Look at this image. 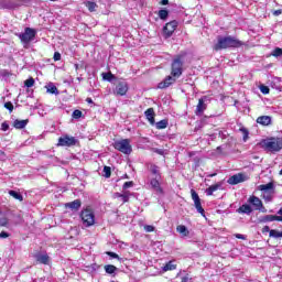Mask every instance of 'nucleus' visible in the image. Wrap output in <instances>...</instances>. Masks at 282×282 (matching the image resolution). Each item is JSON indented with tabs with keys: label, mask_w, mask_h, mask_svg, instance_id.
<instances>
[{
	"label": "nucleus",
	"mask_w": 282,
	"mask_h": 282,
	"mask_svg": "<svg viewBox=\"0 0 282 282\" xmlns=\"http://www.w3.org/2000/svg\"><path fill=\"white\" fill-rule=\"evenodd\" d=\"M241 46V41L236 37H220L218 43L214 45V50L219 52V50H226L227 47H239Z\"/></svg>",
	"instance_id": "obj_1"
},
{
	"label": "nucleus",
	"mask_w": 282,
	"mask_h": 282,
	"mask_svg": "<svg viewBox=\"0 0 282 282\" xmlns=\"http://www.w3.org/2000/svg\"><path fill=\"white\" fill-rule=\"evenodd\" d=\"M262 149L270 151V153H279L282 149V138H271L261 142Z\"/></svg>",
	"instance_id": "obj_2"
},
{
	"label": "nucleus",
	"mask_w": 282,
	"mask_h": 282,
	"mask_svg": "<svg viewBox=\"0 0 282 282\" xmlns=\"http://www.w3.org/2000/svg\"><path fill=\"white\" fill-rule=\"evenodd\" d=\"M112 147L113 149H116V151H119L124 155H131V153L133 152V148L131 147V140L129 139L117 140L112 143Z\"/></svg>",
	"instance_id": "obj_3"
},
{
	"label": "nucleus",
	"mask_w": 282,
	"mask_h": 282,
	"mask_svg": "<svg viewBox=\"0 0 282 282\" xmlns=\"http://www.w3.org/2000/svg\"><path fill=\"white\" fill-rule=\"evenodd\" d=\"M80 217L86 228H89V226H94V224H96V216L91 209L82 210Z\"/></svg>",
	"instance_id": "obj_4"
},
{
	"label": "nucleus",
	"mask_w": 282,
	"mask_h": 282,
	"mask_svg": "<svg viewBox=\"0 0 282 282\" xmlns=\"http://www.w3.org/2000/svg\"><path fill=\"white\" fill-rule=\"evenodd\" d=\"M184 63L182 62V56H177L173 63H172V76L174 78H180V76H182V67H183Z\"/></svg>",
	"instance_id": "obj_5"
},
{
	"label": "nucleus",
	"mask_w": 282,
	"mask_h": 282,
	"mask_svg": "<svg viewBox=\"0 0 282 282\" xmlns=\"http://www.w3.org/2000/svg\"><path fill=\"white\" fill-rule=\"evenodd\" d=\"M208 102H210V97L203 96L200 99H198V104L196 106L195 113L196 116H203L204 111H206L208 107Z\"/></svg>",
	"instance_id": "obj_6"
},
{
	"label": "nucleus",
	"mask_w": 282,
	"mask_h": 282,
	"mask_svg": "<svg viewBox=\"0 0 282 282\" xmlns=\"http://www.w3.org/2000/svg\"><path fill=\"white\" fill-rule=\"evenodd\" d=\"M129 91V84L127 82H119L113 89L115 96H127V93Z\"/></svg>",
	"instance_id": "obj_7"
},
{
	"label": "nucleus",
	"mask_w": 282,
	"mask_h": 282,
	"mask_svg": "<svg viewBox=\"0 0 282 282\" xmlns=\"http://www.w3.org/2000/svg\"><path fill=\"white\" fill-rule=\"evenodd\" d=\"M191 194H192V199L194 202V206L197 213H199L204 217L205 212H204V207H202V199L199 198V195L197 194V192H195V189H191Z\"/></svg>",
	"instance_id": "obj_8"
},
{
	"label": "nucleus",
	"mask_w": 282,
	"mask_h": 282,
	"mask_svg": "<svg viewBox=\"0 0 282 282\" xmlns=\"http://www.w3.org/2000/svg\"><path fill=\"white\" fill-rule=\"evenodd\" d=\"M76 142V138L64 135L58 139L57 147H75Z\"/></svg>",
	"instance_id": "obj_9"
},
{
	"label": "nucleus",
	"mask_w": 282,
	"mask_h": 282,
	"mask_svg": "<svg viewBox=\"0 0 282 282\" xmlns=\"http://www.w3.org/2000/svg\"><path fill=\"white\" fill-rule=\"evenodd\" d=\"M248 204H251L256 210H262L265 213V207H263V202L260 200L259 197L252 195L248 198Z\"/></svg>",
	"instance_id": "obj_10"
},
{
	"label": "nucleus",
	"mask_w": 282,
	"mask_h": 282,
	"mask_svg": "<svg viewBox=\"0 0 282 282\" xmlns=\"http://www.w3.org/2000/svg\"><path fill=\"white\" fill-rule=\"evenodd\" d=\"M247 177L246 175L238 173L236 175L230 176L227 180V183H229L231 186H235L237 184H241V182H246Z\"/></svg>",
	"instance_id": "obj_11"
},
{
	"label": "nucleus",
	"mask_w": 282,
	"mask_h": 282,
	"mask_svg": "<svg viewBox=\"0 0 282 282\" xmlns=\"http://www.w3.org/2000/svg\"><path fill=\"white\" fill-rule=\"evenodd\" d=\"M177 25H180V23L175 20L166 23L165 26H164V33L167 36H171L173 34V32H175V30H177Z\"/></svg>",
	"instance_id": "obj_12"
},
{
	"label": "nucleus",
	"mask_w": 282,
	"mask_h": 282,
	"mask_svg": "<svg viewBox=\"0 0 282 282\" xmlns=\"http://www.w3.org/2000/svg\"><path fill=\"white\" fill-rule=\"evenodd\" d=\"M177 80V77L167 76L163 82L159 83L158 87L159 89H166L167 87H171Z\"/></svg>",
	"instance_id": "obj_13"
},
{
	"label": "nucleus",
	"mask_w": 282,
	"mask_h": 282,
	"mask_svg": "<svg viewBox=\"0 0 282 282\" xmlns=\"http://www.w3.org/2000/svg\"><path fill=\"white\" fill-rule=\"evenodd\" d=\"M270 221H282V217L281 216H274V215H265V216H262L259 219L260 224H268Z\"/></svg>",
	"instance_id": "obj_14"
},
{
	"label": "nucleus",
	"mask_w": 282,
	"mask_h": 282,
	"mask_svg": "<svg viewBox=\"0 0 282 282\" xmlns=\"http://www.w3.org/2000/svg\"><path fill=\"white\" fill-rule=\"evenodd\" d=\"M34 259L37 263H43L44 265L50 263V256H47V253H35Z\"/></svg>",
	"instance_id": "obj_15"
},
{
	"label": "nucleus",
	"mask_w": 282,
	"mask_h": 282,
	"mask_svg": "<svg viewBox=\"0 0 282 282\" xmlns=\"http://www.w3.org/2000/svg\"><path fill=\"white\" fill-rule=\"evenodd\" d=\"M160 178L161 177L154 176V178L150 181L151 188H153V191H155L156 193H162V187L160 186Z\"/></svg>",
	"instance_id": "obj_16"
},
{
	"label": "nucleus",
	"mask_w": 282,
	"mask_h": 282,
	"mask_svg": "<svg viewBox=\"0 0 282 282\" xmlns=\"http://www.w3.org/2000/svg\"><path fill=\"white\" fill-rule=\"evenodd\" d=\"M258 124H262V127H268L272 123V117L270 116H261L257 119Z\"/></svg>",
	"instance_id": "obj_17"
},
{
	"label": "nucleus",
	"mask_w": 282,
	"mask_h": 282,
	"mask_svg": "<svg viewBox=\"0 0 282 282\" xmlns=\"http://www.w3.org/2000/svg\"><path fill=\"white\" fill-rule=\"evenodd\" d=\"M144 115L150 124H155V110H153V108L145 110Z\"/></svg>",
	"instance_id": "obj_18"
},
{
	"label": "nucleus",
	"mask_w": 282,
	"mask_h": 282,
	"mask_svg": "<svg viewBox=\"0 0 282 282\" xmlns=\"http://www.w3.org/2000/svg\"><path fill=\"white\" fill-rule=\"evenodd\" d=\"M237 213H239L240 215H250L252 214V207L248 204H243L237 209Z\"/></svg>",
	"instance_id": "obj_19"
},
{
	"label": "nucleus",
	"mask_w": 282,
	"mask_h": 282,
	"mask_svg": "<svg viewBox=\"0 0 282 282\" xmlns=\"http://www.w3.org/2000/svg\"><path fill=\"white\" fill-rule=\"evenodd\" d=\"M221 186H224V183H217V184H214L212 186H209L205 193L208 197H210V195H213L216 191H219V188H221Z\"/></svg>",
	"instance_id": "obj_20"
},
{
	"label": "nucleus",
	"mask_w": 282,
	"mask_h": 282,
	"mask_svg": "<svg viewBox=\"0 0 282 282\" xmlns=\"http://www.w3.org/2000/svg\"><path fill=\"white\" fill-rule=\"evenodd\" d=\"M80 199H75L70 203L65 204V208H70V210H78L80 208Z\"/></svg>",
	"instance_id": "obj_21"
},
{
	"label": "nucleus",
	"mask_w": 282,
	"mask_h": 282,
	"mask_svg": "<svg viewBox=\"0 0 282 282\" xmlns=\"http://www.w3.org/2000/svg\"><path fill=\"white\" fill-rule=\"evenodd\" d=\"M28 122H30V120H28V119H25V120L15 119L13 121V127H14V129H25V127H28Z\"/></svg>",
	"instance_id": "obj_22"
},
{
	"label": "nucleus",
	"mask_w": 282,
	"mask_h": 282,
	"mask_svg": "<svg viewBox=\"0 0 282 282\" xmlns=\"http://www.w3.org/2000/svg\"><path fill=\"white\" fill-rule=\"evenodd\" d=\"M259 191H262V193H272L274 191V183L270 182L264 185H259Z\"/></svg>",
	"instance_id": "obj_23"
},
{
	"label": "nucleus",
	"mask_w": 282,
	"mask_h": 282,
	"mask_svg": "<svg viewBox=\"0 0 282 282\" xmlns=\"http://www.w3.org/2000/svg\"><path fill=\"white\" fill-rule=\"evenodd\" d=\"M34 36H20V41L24 47H30V43L36 42Z\"/></svg>",
	"instance_id": "obj_24"
},
{
	"label": "nucleus",
	"mask_w": 282,
	"mask_h": 282,
	"mask_svg": "<svg viewBox=\"0 0 282 282\" xmlns=\"http://www.w3.org/2000/svg\"><path fill=\"white\" fill-rule=\"evenodd\" d=\"M176 231L182 235V237H188V235H191V231H188V228H186V226L184 225H178L176 227Z\"/></svg>",
	"instance_id": "obj_25"
},
{
	"label": "nucleus",
	"mask_w": 282,
	"mask_h": 282,
	"mask_svg": "<svg viewBox=\"0 0 282 282\" xmlns=\"http://www.w3.org/2000/svg\"><path fill=\"white\" fill-rule=\"evenodd\" d=\"M173 270H177V264H175L173 261H169V262L162 268V271H163V272H169V271H173Z\"/></svg>",
	"instance_id": "obj_26"
},
{
	"label": "nucleus",
	"mask_w": 282,
	"mask_h": 282,
	"mask_svg": "<svg viewBox=\"0 0 282 282\" xmlns=\"http://www.w3.org/2000/svg\"><path fill=\"white\" fill-rule=\"evenodd\" d=\"M149 171L152 173V175H154V177H161L160 175V167L155 164H151L149 166Z\"/></svg>",
	"instance_id": "obj_27"
},
{
	"label": "nucleus",
	"mask_w": 282,
	"mask_h": 282,
	"mask_svg": "<svg viewBox=\"0 0 282 282\" xmlns=\"http://www.w3.org/2000/svg\"><path fill=\"white\" fill-rule=\"evenodd\" d=\"M9 195L13 197V199H18V202H23V195L17 191H9Z\"/></svg>",
	"instance_id": "obj_28"
},
{
	"label": "nucleus",
	"mask_w": 282,
	"mask_h": 282,
	"mask_svg": "<svg viewBox=\"0 0 282 282\" xmlns=\"http://www.w3.org/2000/svg\"><path fill=\"white\" fill-rule=\"evenodd\" d=\"M20 36H36V30H34L32 28H26L24 30V33L20 34Z\"/></svg>",
	"instance_id": "obj_29"
},
{
	"label": "nucleus",
	"mask_w": 282,
	"mask_h": 282,
	"mask_svg": "<svg viewBox=\"0 0 282 282\" xmlns=\"http://www.w3.org/2000/svg\"><path fill=\"white\" fill-rule=\"evenodd\" d=\"M85 6L89 10V12H96V9L98 8V4L91 1H86Z\"/></svg>",
	"instance_id": "obj_30"
},
{
	"label": "nucleus",
	"mask_w": 282,
	"mask_h": 282,
	"mask_svg": "<svg viewBox=\"0 0 282 282\" xmlns=\"http://www.w3.org/2000/svg\"><path fill=\"white\" fill-rule=\"evenodd\" d=\"M269 237L273 239H281L282 238V231H279L276 229H271Z\"/></svg>",
	"instance_id": "obj_31"
},
{
	"label": "nucleus",
	"mask_w": 282,
	"mask_h": 282,
	"mask_svg": "<svg viewBox=\"0 0 282 282\" xmlns=\"http://www.w3.org/2000/svg\"><path fill=\"white\" fill-rule=\"evenodd\" d=\"M104 268L107 274H113L116 270H118V268H116V265L113 264H108V265H105Z\"/></svg>",
	"instance_id": "obj_32"
},
{
	"label": "nucleus",
	"mask_w": 282,
	"mask_h": 282,
	"mask_svg": "<svg viewBox=\"0 0 282 282\" xmlns=\"http://www.w3.org/2000/svg\"><path fill=\"white\" fill-rule=\"evenodd\" d=\"M101 76L104 80H108V83H111L116 78L111 73H102Z\"/></svg>",
	"instance_id": "obj_33"
},
{
	"label": "nucleus",
	"mask_w": 282,
	"mask_h": 282,
	"mask_svg": "<svg viewBox=\"0 0 282 282\" xmlns=\"http://www.w3.org/2000/svg\"><path fill=\"white\" fill-rule=\"evenodd\" d=\"M169 127V121L167 120H161L156 122V129H166Z\"/></svg>",
	"instance_id": "obj_34"
},
{
	"label": "nucleus",
	"mask_w": 282,
	"mask_h": 282,
	"mask_svg": "<svg viewBox=\"0 0 282 282\" xmlns=\"http://www.w3.org/2000/svg\"><path fill=\"white\" fill-rule=\"evenodd\" d=\"M47 91H48V94H55V96H58V88L54 85H48Z\"/></svg>",
	"instance_id": "obj_35"
},
{
	"label": "nucleus",
	"mask_w": 282,
	"mask_h": 282,
	"mask_svg": "<svg viewBox=\"0 0 282 282\" xmlns=\"http://www.w3.org/2000/svg\"><path fill=\"white\" fill-rule=\"evenodd\" d=\"M159 18L164 21L165 19L169 18V11H167V10H164V9H163V10H160V11H159Z\"/></svg>",
	"instance_id": "obj_36"
},
{
	"label": "nucleus",
	"mask_w": 282,
	"mask_h": 282,
	"mask_svg": "<svg viewBox=\"0 0 282 282\" xmlns=\"http://www.w3.org/2000/svg\"><path fill=\"white\" fill-rule=\"evenodd\" d=\"M129 197H130L129 192H123V193L121 194L120 199H121V202H122L123 204H127V202H129Z\"/></svg>",
	"instance_id": "obj_37"
},
{
	"label": "nucleus",
	"mask_w": 282,
	"mask_h": 282,
	"mask_svg": "<svg viewBox=\"0 0 282 282\" xmlns=\"http://www.w3.org/2000/svg\"><path fill=\"white\" fill-rule=\"evenodd\" d=\"M104 177H111V167L110 166H104Z\"/></svg>",
	"instance_id": "obj_38"
},
{
	"label": "nucleus",
	"mask_w": 282,
	"mask_h": 282,
	"mask_svg": "<svg viewBox=\"0 0 282 282\" xmlns=\"http://www.w3.org/2000/svg\"><path fill=\"white\" fill-rule=\"evenodd\" d=\"M271 56H275V57L282 56V48L280 47L274 48L271 53Z\"/></svg>",
	"instance_id": "obj_39"
},
{
	"label": "nucleus",
	"mask_w": 282,
	"mask_h": 282,
	"mask_svg": "<svg viewBox=\"0 0 282 282\" xmlns=\"http://www.w3.org/2000/svg\"><path fill=\"white\" fill-rule=\"evenodd\" d=\"M261 94L268 95L270 94V87L265 86V85H260L259 87Z\"/></svg>",
	"instance_id": "obj_40"
},
{
	"label": "nucleus",
	"mask_w": 282,
	"mask_h": 282,
	"mask_svg": "<svg viewBox=\"0 0 282 282\" xmlns=\"http://www.w3.org/2000/svg\"><path fill=\"white\" fill-rule=\"evenodd\" d=\"M72 116L75 118V120H78V118H83V111L74 110Z\"/></svg>",
	"instance_id": "obj_41"
},
{
	"label": "nucleus",
	"mask_w": 282,
	"mask_h": 282,
	"mask_svg": "<svg viewBox=\"0 0 282 282\" xmlns=\"http://www.w3.org/2000/svg\"><path fill=\"white\" fill-rule=\"evenodd\" d=\"M25 87H34V78L30 77L24 82Z\"/></svg>",
	"instance_id": "obj_42"
},
{
	"label": "nucleus",
	"mask_w": 282,
	"mask_h": 282,
	"mask_svg": "<svg viewBox=\"0 0 282 282\" xmlns=\"http://www.w3.org/2000/svg\"><path fill=\"white\" fill-rule=\"evenodd\" d=\"M263 199L265 202H271L272 200V193H270V192L263 193Z\"/></svg>",
	"instance_id": "obj_43"
},
{
	"label": "nucleus",
	"mask_w": 282,
	"mask_h": 282,
	"mask_svg": "<svg viewBox=\"0 0 282 282\" xmlns=\"http://www.w3.org/2000/svg\"><path fill=\"white\" fill-rule=\"evenodd\" d=\"M88 272H96L98 268H100L98 264H91L89 267H86Z\"/></svg>",
	"instance_id": "obj_44"
},
{
	"label": "nucleus",
	"mask_w": 282,
	"mask_h": 282,
	"mask_svg": "<svg viewBox=\"0 0 282 282\" xmlns=\"http://www.w3.org/2000/svg\"><path fill=\"white\" fill-rule=\"evenodd\" d=\"M4 107L8 109V111L12 112L14 111V105H12L11 101H8L4 104Z\"/></svg>",
	"instance_id": "obj_45"
},
{
	"label": "nucleus",
	"mask_w": 282,
	"mask_h": 282,
	"mask_svg": "<svg viewBox=\"0 0 282 282\" xmlns=\"http://www.w3.org/2000/svg\"><path fill=\"white\" fill-rule=\"evenodd\" d=\"M133 187V181L126 182L122 186L123 191H127V188Z\"/></svg>",
	"instance_id": "obj_46"
},
{
	"label": "nucleus",
	"mask_w": 282,
	"mask_h": 282,
	"mask_svg": "<svg viewBox=\"0 0 282 282\" xmlns=\"http://www.w3.org/2000/svg\"><path fill=\"white\" fill-rule=\"evenodd\" d=\"M144 230L145 232H153V230H155V227H153L152 225H145Z\"/></svg>",
	"instance_id": "obj_47"
},
{
	"label": "nucleus",
	"mask_w": 282,
	"mask_h": 282,
	"mask_svg": "<svg viewBox=\"0 0 282 282\" xmlns=\"http://www.w3.org/2000/svg\"><path fill=\"white\" fill-rule=\"evenodd\" d=\"M107 254H108V257H111L112 259H120V257L116 252L108 251Z\"/></svg>",
	"instance_id": "obj_48"
},
{
	"label": "nucleus",
	"mask_w": 282,
	"mask_h": 282,
	"mask_svg": "<svg viewBox=\"0 0 282 282\" xmlns=\"http://www.w3.org/2000/svg\"><path fill=\"white\" fill-rule=\"evenodd\" d=\"M8 129H10V124H8L6 121L2 122V124H1V130H2V131H8Z\"/></svg>",
	"instance_id": "obj_49"
},
{
	"label": "nucleus",
	"mask_w": 282,
	"mask_h": 282,
	"mask_svg": "<svg viewBox=\"0 0 282 282\" xmlns=\"http://www.w3.org/2000/svg\"><path fill=\"white\" fill-rule=\"evenodd\" d=\"M8 237H10V234L6 231L0 232V239H8Z\"/></svg>",
	"instance_id": "obj_50"
},
{
	"label": "nucleus",
	"mask_w": 282,
	"mask_h": 282,
	"mask_svg": "<svg viewBox=\"0 0 282 282\" xmlns=\"http://www.w3.org/2000/svg\"><path fill=\"white\" fill-rule=\"evenodd\" d=\"M189 281H191V276H188V274L181 278V282H189Z\"/></svg>",
	"instance_id": "obj_51"
},
{
	"label": "nucleus",
	"mask_w": 282,
	"mask_h": 282,
	"mask_svg": "<svg viewBox=\"0 0 282 282\" xmlns=\"http://www.w3.org/2000/svg\"><path fill=\"white\" fill-rule=\"evenodd\" d=\"M154 153H158V155H164V150L162 149H153Z\"/></svg>",
	"instance_id": "obj_52"
},
{
	"label": "nucleus",
	"mask_w": 282,
	"mask_h": 282,
	"mask_svg": "<svg viewBox=\"0 0 282 282\" xmlns=\"http://www.w3.org/2000/svg\"><path fill=\"white\" fill-rule=\"evenodd\" d=\"M53 58L54 61H61V53L55 52Z\"/></svg>",
	"instance_id": "obj_53"
},
{
	"label": "nucleus",
	"mask_w": 282,
	"mask_h": 282,
	"mask_svg": "<svg viewBox=\"0 0 282 282\" xmlns=\"http://www.w3.org/2000/svg\"><path fill=\"white\" fill-rule=\"evenodd\" d=\"M235 237H236V239L246 240V236H243V235H241V234H236Z\"/></svg>",
	"instance_id": "obj_54"
},
{
	"label": "nucleus",
	"mask_w": 282,
	"mask_h": 282,
	"mask_svg": "<svg viewBox=\"0 0 282 282\" xmlns=\"http://www.w3.org/2000/svg\"><path fill=\"white\" fill-rule=\"evenodd\" d=\"M270 231H272V230L270 229L269 226H264V227L262 228V232H269V235H270Z\"/></svg>",
	"instance_id": "obj_55"
},
{
	"label": "nucleus",
	"mask_w": 282,
	"mask_h": 282,
	"mask_svg": "<svg viewBox=\"0 0 282 282\" xmlns=\"http://www.w3.org/2000/svg\"><path fill=\"white\" fill-rule=\"evenodd\" d=\"M120 197H122V194H121V193H115V194H113V198H115V199H120Z\"/></svg>",
	"instance_id": "obj_56"
},
{
	"label": "nucleus",
	"mask_w": 282,
	"mask_h": 282,
	"mask_svg": "<svg viewBox=\"0 0 282 282\" xmlns=\"http://www.w3.org/2000/svg\"><path fill=\"white\" fill-rule=\"evenodd\" d=\"M273 14H274V17H279L280 14H282V11H281V10H275V11L273 12Z\"/></svg>",
	"instance_id": "obj_57"
},
{
	"label": "nucleus",
	"mask_w": 282,
	"mask_h": 282,
	"mask_svg": "<svg viewBox=\"0 0 282 282\" xmlns=\"http://www.w3.org/2000/svg\"><path fill=\"white\" fill-rule=\"evenodd\" d=\"M161 3L162 6H169V0H162Z\"/></svg>",
	"instance_id": "obj_58"
},
{
	"label": "nucleus",
	"mask_w": 282,
	"mask_h": 282,
	"mask_svg": "<svg viewBox=\"0 0 282 282\" xmlns=\"http://www.w3.org/2000/svg\"><path fill=\"white\" fill-rule=\"evenodd\" d=\"M86 102H88L89 105H93L94 104V100L91 98H87L86 99Z\"/></svg>",
	"instance_id": "obj_59"
},
{
	"label": "nucleus",
	"mask_w": 282,
	"mask_h": 282,
	"mask_svg": "<svg viewBox=\"0 0 282 282\" xmlns=\"http://www.w3.org/2000/svg\"><path fill=\"white\" fill-rule=\"evenodd\" d=\"M278 215H281L280 217H282V207L278 210Z\"/></svg>",
	"instance_id": "obj_60"
},
{
	"label": "nucleus",
	"mask_w": 282,
	"mask_h": 282,
	"mask_svg": "<svg viewBox=\"0 0 282 282\" xmlns=\"http://www.w3.org/2000/svg\"><path fill=\"white\" fill-rule=\"evenodd\" d=\"M4 153H3V151H0V155H3Z\"/></svg>",
	"instance_id": "obj_61"
},
{
	"label": "nucleus",
	"mask_w": 282,
	"mask_h": 282,
	"mask_svg": "<svg viewBox=\"0 0 282 282\" xmlns=\"http://www.w3.org/2000/svg\"><path fill=\"white\" fill-rule=\"evenodd\" d=\"M216 174H212L210 177H215Z\"/></svg>",
	"instance_id": "obj_62"
},
{
	"label": "nucleus",
	"mask_w": 282,
	"mask_h": 282,
	"mask_svg": "<svg viewBox=\"0 0 282 282\" xmlns=\"http://www.w3.org/2000/svg\"><path fill=\"white\" fill-rule=\"evenodd\" d=\"M280 175H282V169L280 170Z\"/></svg>",
	"instance_id": "obj_63"
},
{
	"label": "nucleus",
	"mask_w": 282,
	"mask_h": 282,
	"mask_svg": "<svg viewBox=\"0 0 282 282\" xmlns=\"http://www.w3.org/2000/svg\"><path fill=\"white\" fill-rule=\"evenodd\" d=\"M217 149L219 150V149H221V147H218Z\"/></svg>",
	"instance_id": "obj_64"
}]
</instances>
